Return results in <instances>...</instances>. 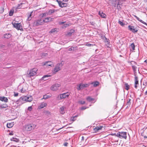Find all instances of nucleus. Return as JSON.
Instances as JSON below:
<instances>
[{
  "label": "nucleus",
  "instance_id": "nucleus-61",
  "mask_svg": "<svg viewBox=\"0 0 147 147\" xmlns=\"http://www.w3.org/2000/svg\"><path fill=\"white\" fill-rule=\"evenodd\" d=\"M22 92H24V91H23V89H22Z\"/></svg>",
  "mask_w": 147,
  "mask_h": 147
},
{
  "label": "nucleus",
  "instance_id": "nucleus-62",
  "mask_svg": "<svg viewBox=\"0 0 147 147\" xmlns=\"http://www.w3.org/2000/svg\"><path fill=\"white\" fill-rule=\"evenodd\" d=\"M68 0H65V2H67V1Z\"/></svg>",
  "mask_w": 147,
  "mask_h": 147
},
{
  "label": "nucleus",
  "instance_id": "nucleus-9",
  "mask_svg": "<svg viewBox=\"0 0 147 147\" xmlns=\"http://www.w3.org/2000/svg\"><path fill=\"white\" fill-rule=\"evenodd\" d=\"M69 95V93L68 92L61 94L59 95L60 98L61 99L66 98H67Z\"/></svg>",
  "mask_w": 147,
  "mask_h": 147
},
{
  "label": "nucleus",
  "instance_id": "nucleus-48",
  "mask_svg": "<svg viewBox=\"0 0 147 147\" xmlns=\"http://www.w3.org/2000/svg\"><path fill=\"white\" fill-rule=\"evenodd\" d=\"M23 4V3H20V4H19V5L17 7V9H20V8H22V7L21 6V7H20V6H21V5H22Z\"/></svg>",
  "mask_w": 147,
  "mask_h": 147
},
{
  "label": "nucleus",
  "instance_id": "nucleus-15",
  "mask_svg": "<svg viewBox=\"0 0 147 147\" xmlns=\"http://www.w3.org/2000/svg\"><path fill=\"white\" fill-rule=\"evenodd\" d=\"M57 11V10H56L50 9L46 13L44 14L43 15H44V14H45V15H52L53 13L56 12Z\"/></svg>",
  "mask_w": 147,
  "mask_h": 147
},
{
  "label": "nucleus",
  "instance_id": "nucleus-43",
  "mask_svg": "<svg viewBox=\"0 0 147 147\" xmlns=\"http://www.w3.org/2000/svg\"><path fill=\"white\" fill-rule=\"evenodd\" d=\"M71 25V24L70 23L66 24L64 25V27L66 28L68 26H70Z\"/></svg>",
  "mask_w": 147,
  "mask_h": 147
},
{
  "label": "nucleus",
  "instance_id": "nucleus-42",
  "mask_svg": "<svg viewBox=\"0 0 147 147\" xmlns=\"http://www.w3.org/2000/svg\"><path fill=\"white\" fill-rule=\"evenodd\" d=\"M125 89L127 90H128L129 88V86L128 85L127 83L125 84Z\"/></svg>",
  "mask_w": 147,
  "mask_h": 147
},
{
  "label": "nucleus",
  "instance_id": "nucleus-33",
  "mask_svg": "<svg viewBox=\"0 0 147 147\" xmlns=\"http://www.w3.org/2000/svg\"><path fill=\"white\" fill-rule=\"evenodd\" d=\"M32 12H30V13H28L27 17H28V21L32 19V17H31V16H32Z\"/></svg>",
  "mask_w": 147,
  "mask_h": 147
},
{
  "label": "nucleus",
  "instance_id": "nucleus-17",
  "mask_svg": "<svg viewBox=\"0 0 147 147\" xmlns=\"http://www.w3.org/2000/svg\"><path fill=\"white\" fill-rule=\"evenodd\" d=\"M135 87L137 89V85L139 84L138 83V77L136 76L135 77Z\"/></svg>",
  "mask_w": 147,
  "mask_h": 147
},
{
  "label": "nucleus",
  "instance_id": "nucleus-18",
  "mask_svg": "<svg viewBox=\"0 0 147 147\" xmlns=\"http://www.w3.org/2000/svg\"><path fill=\"white\" fill-rule=\"evenodd\" d=\"M65 109V107L64 106L61 107L59 109V112L62 114H63L65 113L64 109Z\"/></svg>",
  "mask_w": 147,
  "mask_h": 147
},
{
  "label": "nucleus",
  "instance_id": "nucleus-6",
  "mask_svg": "<svg viewBox=\"0 0 147 147\" xmlns=\"http://www.w3.org/2000/svg\"><path fill=\"white\" fill-rule=\"evenodd\" d=\"M44 24L43 19H40L35 21L34 22V25L38 26L43 25Z\"/></svg>",
  "mask_w": 147,
  "mask_h": 147
},
{
  "label": "nucleus",
  "instance_id": "nucleus-23",
  "mask_svg": "<svg viewBox=\"0 0 147 147\" xmlns=\"http://www.w3.org/2000/svg\"><path fill=\"white\" fill-rule=\"evenodd\" d=\"M28 141L27 139H26L24 141L22 142V143L24 145V146L25 147H28Z\"/></svg>",
  "mask_w": 147,
  "mask_h": 147
},
{
  "label": "nucleus",
  "instance_id": "nucleus-49",
  "mask_svg": "<svg viewBox=\"0 0 147 147\" xmlns=\"http://www.w3.org/2000/svg\"><path fill=\"white\" fill-rule=\"evenodd\" d=\"M28 109L29 111H32V107L30 106L28 107Z\"/></svg>",
  "mask_w": 147,
  "mask_h": 147
},
{
  "label": "nucleus",
  "instance_id": "nucleus-29",
  "mask_svg": "<svg viewBox=\"0 0 147 147\" xmlns=\"http://www.w3.org/2000/svg\"><path fill=\"white\" fill-rule=\"evenodd\" d=\"M13 123H7V126L8 128H10L13 126Z\"/></svg>",
  "mask_w": 147,
  "mask_h": 147
},
{
  "label": "nucleus",
  "instance_id": "nucleus-58",
  "mask_svg": "<svg viewBox=\"0 0 147 147\" xmlns=\"http://www.w3.org/2000/svg\"><path fill=\"white\" fill-rule=\"evenodd\" d=\"M145 94L146 95H147V91L145 92Z\"/></svg>",
  "mask_w": 147,
  "mask_h": 147
},
{
  "label": "nucleus",
  "instance_id": "nucleus-40",
  "mask_svg": "<svg viewBox=\"0 0 147 147\" xmlns=\"http://www.w3.org/2000/svg\"><path fill=\"white\" fill-rule=\"evenodd\" d=\"M130 47L133 50H134L135 49V45L134 43H132L130 45Z\"/></svg>",
  "mask_w": 147,
  "mask_h": 147
},
{
  "label": "nucleus",
  "instance_id": "nucleus-27",
  "mask_svg": "<svg viewBox=\"0 0 147 147\" xmlns=\"http://www.w3.org/2000/svg\"><path fill=\"white\" fill-rule=\"evenodd\" d=\"M134 16L138 20L140 21V22H141L142 23L144 24L147 26V24L145 22H144L142 20H140V18L138 17H137L136 16L134 15Z\"/></svg>",
  "mask_w": 147,
  "mask_h": 147
},
{
  "label": "nucleus",
  "instance_id": "nucleus-46",
  "mask_svg": "<svg viewBox=\"0 0 147 147\" xmlns=\"http://www.w3.org/2000/svg\"><path fill=\"white\" fill-rule=\"evenodd\" d=\"M14 11H13L11 10L10 11L9 15V16H11L13 15Z\"/></svg>",
  "mask_w": 147,
  "mask_h": 147
},
{
  "label": "nucleus",
  "instance_id": "nucleus-51",
  "mask_svg": "<svg viewBox=\"0 0 147 147\" xmlns=\"http://www.w3.org/2000/svg\"><path fill=\"white\" fill-rule=\"evenodd\" d=\"M87 108L85 107H82L81 109L82 110H84L87 109Z\"/></svg>",
  "mask_w": 147,
  "mask_h": 147
},
{
  "label": "nucleus",
  "instance_id": "nucleus-16",
  "mask_svg": "<svg viewBox=\"0 0 147 147\" xmlns=\"http://www.w3.org/2000/svg\"><path fill=\"white\" fill-rule=\"evenodd\" d=\"M47 104V102H42L40 103V105L38 107V108L41 109L44 108L45 107H46Z\"/></svg>",
  "mask_w": 147,
  "mask_h": 147
},
{
  "label": "nucleus",
  "instance_id": "nucleus-5",
  "mask_svg": "<svg viewBox=\"0 0 147 147\" xmlns=\"http://www.w3.org/2000/svg\"><path fill=\"white\" fill-rule=\"evenodd\" d=\"M117 136L120 138H124L126 139L127 138V132H119L117 134Z\"/></svg>",
  "mask_w": 147,
  "mask_h": 147
},
{
  "label": "nucleus",
  "instance_id": "nucleus-21",
  "mask_svg": "<svg viewBox=\"0 0 147 147\" xmlns=\"http://www.w3.org/2000/svg\"><path fill=\"white\" fill-rule=\"evenodd\" d=\"M0 100L6 102H8V99L7 98L3 96L0 97Z\"/></svg>",
  "mask_w": 147,
  "mask_h": 147
},
{
  "label": "nucleus",
  "instance_id": "nucleus-53",
  "mask_svg": "<svg viewBox=\"0 0 147 147\" xmlns=\"http://www.w3.org/2000/svg\"><path fill=\"white\" fill-rule=\"evenodd\" d=\"M68 143L67 142H65L64 144V145L65 146H67L68 145Z\"/></svg>",
  "mask_w": 147,
  "mask_h": 147
},
{
  "label": "nucleus",
  "instance_id": "nucleus-31",
  "mask_svg": "<svg viewBox=\"0 0 147 147\" xmlns=\"http://www.w3.org/2000/svg\"><path fill=\"white\" fill-rule=\"evenodd\" d=\"M78 47H73L70 48L69 49V51H75L77 50Z\"/></svg>",
  "mask_w": 147,
  "mask_h": 147
},
{
  "label": "nucleus",
  "instance_id": "nucleus-28",
  "mask_svg": "<svg viewBox=\"0 0 147 147\" xmlns=\"http://www.w3.org/2000/svg\"><path fill=\"white\" fill-rule=\"evenodd\" d=\"M24 103L27 102L26 96H23L20 98Z\"/></svg>",
  "mask_w": 147,
  "mask_h": 147
},
{
  "label": "nucleus",
  "instance_id": "nucleus-35",
  "mask_svg": "<svg viewBox=\"0 0 147 147\" xmlns=\"http://www.w3.org/2000/svg\"><path fill=\"white\" fill-rule=\"evenodd\" d=\"M51 96V95H45L43 96V98L42 99H47L48 98H50Z\"/></svg>",
  "mask_w": 147,
  "mask_h": 147
},
{
  "label": "nucleus",
  "instance_id": "nucleus-52",
  "mask_svg": "<svg viewBox=\"0 0 147 147\" xmlns=\"http://www.w3.org/2000/svg\"><path fill=\"white\" fill-rule=\"evenodd\" d=\"M14 96H18V93H16L15 92H14Z\"/></svg>",
  "mask_w": 147,
  "mask_h": 147
},
{
  "label": "nucleus",
  "instance_id": "nucleus-60",
  "mask_svg": "<svg viewBox=\"0 0 147 147\" xmlns=\"http://www.w3.org/2000/svg\"><path fill=\"white\" fill-rule=\"evenodd\" d=\"M22 92H24V91H23V89H22Z\"/></svg>",
  "mask_w": 147,
  "mask_h": 147
},
{
  "label": "nucleus",
  "instance_id": "nucleus-34",
  "mask_svg": "<svg viewBox=\"0 0 147 147\" xmlns=\"http://www.w3.org/2000/svg\"><path fill=\"white\" fill-rule=\"evenodd\" d=\"M86 100L88 102H92L94 100V99L92 98L90 96H88L86 98Z\"/></svg>",
  "mask_w": 147,
  "mask_h": 147
},
{
  "label": "nucleus",
  "instance_id": "nucleus-19",
  "mask_svg": "<svg viewBox=\"0 0 147 147\" xmlns=\"http://www.w3.org/2000/svg\"><path fill=\"white\" fill-rule=\"evenodd\" d=\"M53 19L51 17H47L45 18L44 20L43 19L44 23H47L49 22V21H52Z\"/></svg>",
  "mask_w": 147,
  "mask_h": 147
},
{
  "label": "nucleus",
  "instance_id": "nucleus-8",
  "mask_svg": "<svg viewBox=\"0 0 147 147\" xmlns=\"http://www.w3.org/2000/svg\"><path fill=\"white\" fill-rule=\"evenodd\" d=\"M36 141L33 140H30L28 141V147H35L36 146Z\"/></svg>",
  "mask_w": 147,
  "mask_h": 147
},
{
  "label": "nucleus",
  "instance_id": "nucleus-11",
  "mask_svg": "<svg viewBox=\"0 0 147 147\" xmlns=\"http://www.w3.org/2000/svg\"><path fill=\"white\" fill-rule=\"evenodd\" d=\"M130 63L134 71V72H136L137 68L136 67V65H137V63L134 61H131L130 62Z\"/></svg>",
  "mask_w": 147,
  "mask_h": 147
},
{
  "label": "nucleus",
  "instance_id": "nucleus-7",
  "mask_svg": "<svg viewBox=\"0 0 147 147\" xmlns=\"http://www.w3.org/2000/svg\"><path fill=\"white\" fill-rule=\"evenodd\" d=\"M61 86V85L58 84H55L52 85L51 87V89L53 91L57 90L58 88Z\"/></svg>",
  "mask_w": 147,
  "mask_h": 147
},
{
  "label": "nucleus",
  "instance_id": "nucleus-20",
  "mask_svg": "<svg viewBox=\"0 0 147 147\" xmlns=\"http://www.w3.org/2000/svg\"><path fill=\"white\" fill-rule=\"evenodd\" d=\"M52 62L51 61H48L44 62L43 65H47V66H52Z\"/></svg>",
  "mask_w": 147,
  "mask_h": 147
},
{
  "label": "nucleus",
  "instance_id": "nucleus-30",
  "mask_svg": "<svg viewBox=\"0 0 147 147\" xmlns=\"http://www.w3.org/2000/svg\"><path fill=\"white\" fill-rule=\"evenodd\" d=\"M75 32L74 30L71 29L70 30V32L67 33V35L69 36H71L72 35V33H74Z\"/></svg>",
  "mask_w": 147,
  "mask_h": 147
},
{
  "label": "nucleus",
  "instance_id": "nucleus-26",
  "mask_svg": "<svg viewBox=\"0 0 147 147\" xmlns=\"http://www.w3.org/2000/svg\"><path fill=\"white\" fill-rule=\"evenodd\" d=\"M91 84L93 85L94 87H96L99 85V82H98L96 81L91 83Z\"/></svg>",
  "mask_w": 147,
  "mask_h": 147
},
{
  "label": "nucleus",
  "instance_id": "nucleus-4",
  "mask_svg": "<svg viewBox=\"0 0 147 147\" xmlns=\"http://www.w3.org/2000/svg\"><path fill=\"white\" fill-rule=\"evenodd\" d=\"M12 24L13 27L17 29L18 30H23L22 26L20 23H16L15 22H12Z\"/></svg>",
  "mask_w": 147,
  "mask_h": 147
},
{
  "label": "nucleus",
  "instance_id": "nucleus-14",
  "mask_svg": "<svg viewBox=\"0 0 147 147\" xmlns=\"http://www.w3.org/2000/svg\"><path fill=\"white\" fill-rule=\"evenodd\" d=\"M57 1L58 2L59 6L62 7H66L67 5V4L66 3L62 1H59L57 0Z\"/></svg>",
  "mask_w": 147,
  "mask_h": 147
},
{
  "label": "nucleus",
  "instance_id": "nucleus-37",
  "mask_svg": "<svg viewBox=\"0 0 147 147\" xmlns=\"http://www.w3.org/2000/svg\"><path fill=\"white\" fill-rule=\"evenodd\" d=\"M1 107L2 108H6L7 107V104H4L1 105Z\"/></svg>",
  "mask_w": 147,
  "mask_h": 147
},
{
  "label": "nucleus",
  "instance_id": "nucleus-12",
  "mask_svg": "<svg viewBox=\"0 0 147 147\" xmlns=\"http://www.w3.org/2000/svg\"><path fill=\"white\" fill-rule=\"evenodd\" d=\"M60 65H61L60 63H58L56 65L55 67L53 69V71L54 73H55L56 72L60 70Z\"/></svg>",
  "mask_w": 147,
  "mask_h": 147
},
{
  "label": "nucleus",
  "instance_id": "nucleus-54",
  "mask_svg": "<svg viewBox=\"0 0 147 147\" xmlns=\"http://www.w3.org/2000/svg\"><path fill=\"white\" fill-rule=\"evenodd\" d=\"M65 22H59V24H64Z\"/></svg>",
  "mask_w": 147,
  "mask_h": 147
},
{
  "label": "nucleus",
  "instance_id": "nucleus-32",
  "mask_svg": "<svg viewBox=\"0 0 147 147\" xmlns=\"http://www.w3.org/2000/svg\"><path fill=\"white\" fill-rule=\"evenodd\" d=\"M27 98V101L30 102H31L33 99V98L31 96H26Z\"/></svg>",
  "mask_w": 147,
  "mask_h": 147
},
{
  "label": "nucleus",
  "instance_id": "nucleus-57",
  "mask_svg": "<svg viewBox=\"0 0 147 147\" xmlns=\"http://www.w3.org/2000/svg\"><path fill=\"white\" fill-rule=\"evenodd\" d=\"M144 62L146 63V64L147 65V59L145 60L144 61Z\"/></svg>",
  "mask_w": 147,
  "mask_h": 147
},
{
  "label": "nucleus",
  "instance_id": "nucleus-39",
  "mask_svg": "<svg viewBox=\"0 0 147 147\" xmlns=\"http://www.w3.org/2000/svg\"><path fill=\"white\" fill-rule=\"evenodd\" d=\"M57 28H53V29H52L49 32L51 33H52L55 32H56L57 30Z\"/></svg>",
  "mask_w": 147,
  "mask_h": 147
},
{
  "label": "nucleus",
  "instance_id": "nucleus-56",
  "mask_svg": "<svg viewBox=\"0 0 147 147\" xmlns=\"http://www.w3.org/2000/svg\"><path fill=\"white\" fill-rule=\"evenodd\" d=\"M84 140V136L82 137V140Z\"/></svg>",
  "mask_w": 147,
  "mask_h": 147
},
{
  "label": "nucleus",
  "instance_id": "nucleus-22",
  "mask_svg": "<svg viewBox=\"0 0 147 147\" xmlns=\"http://www.w3.org/2000/svg\"><path fill=\"white\" fill-rule=\"evenodd\" d=\"M99 14L102 18H106V15L102 11H100L99 12Z\"/></svg>",
  "mask_w": 147,
  "mask_h": 147
},
{
  "label": "nucleus",
  "instance_id": "nucleus-47",
  "mask_svg": "<svg viewBox=\"0 0 147 147\" xmlns=\"http://www.w3.org/2000/svg\"><path fill=\"white\" fill-rule=\"evenodd\" d=\"M119 23L121 26H123L124 25V24L121 21L119 20L118 22Z\"/></svg>",
  "mask_w": 147,
  "mask_h": 147
},
{
  "label": "nucleus",
  "instance_id": "nucleus-24",
  "mask_svg": "<svg viewBox=\"0 0 147 147\" xmlns=\"http://www.w3.org/2000/svg\"><path fill=\"white\" fill-rule=\"evenodd\" d=\"M11 36V34L8 33L5 34L4 35V37L5 38L8 39L10 38Z\"/></svg>",
  "mask_w": 147,
  "mask_h": 147
},
{
  "label": "nucleus",
  "instance_id": "nucleus-2",
  "mask_svg": "<svg viewBox=\"0 0 147 147\" xmlns=\"http://www.w3.org/2000/svg\"><path fill=\"white\" fill-rule=\"evenodd\" d=\"M36 126L35 124H29L26 126L25 129L27 131H30L35 128Z\"/></svg>",
  "mask_w": 147,
  "mask_h": 147
},
{
  "label": "nucleus",
  "instance_id": "nucleus-59",
  "mask_svg": "<svg viewBox=\"0 0 147 147\" xmlns=\"http://www.w3.org/2000/svg\"><path fill=\"white\" fill-rule=\"evenodd\" d=\"M144 138H147V136H144Z\"/></svg>",
  "mask_w": 147,
  "mask_h": 147
},
{
  "label": "nucleus",
  "instance_id": "nucleus-50",
  "mask_svg": "<svg viewBox=\"0 0 147 147\" xmlns=\"http://www.w3.org/2000/svg\"><path fill=\"white\" fill-rule=\"evenodd\" d=\"M86 46H88V47H90V46H93V45H92V44H90V43H87L86 45Z\"/></svg>",
  "mask_w": 147,
  "mask_h": 147
},
{
  "label": "nucleus",
  "instance_id": "nucleus-38",
  "mask_svg": "<svg viewBox=\"0 0 147 147\" xmlns=\"http://www.w3.org/2000/svg\"><path fill=\"white\" fill-rule=\"evenodd\" d=\"M78 116L77 115L75 116L71 117V120L73 121H74L76 120V118Z\"/></svg>",
  "mask_w": 147,
  "mask_h": 147
},
{
  "label": "nucleus",
  "instance_id": "nucleus-55",
  "mask_svg": "<svg viewBox=\"0 0 147 147\" xmlns=\"http://www.w3.org/2000/svg\"><path fill=\"white\" fill-rule=\"evenodd\" d=\"M9 134L10 135H13V132L10 133Z\"/></svg>",
  "mask_w": 147,
  "mask_h": 147
},
{
  "label": "nucleus",
  "instance_id": "nucleus-45",
  "mask_svg": "<svg viewBox=\"0 0 147 147\" xmlns=\"http://www.w3.org/2000/svg\"><path fill=\"white\" fill-rule=\"evenodd\" d=\"M78 103L80 104H81L82 105H83L85 103V102L84 101L81 100V101H79L78 102Z\"/></svg>",
  "mask_w": 147,
  "mask_h": 147
},
{
  "label": "nucleus",
  "instance_id": "nucleus-3",
  "mask_svg": "<svg viewBox=\"0 0 147 147\" xmlns=\"http://www.w3.org/2000/svg\"><path fill=\"white\" fill-rule=\"evenodd\" d=\"M90 84H83L80 83L77 85V89L78 90H80L84 88H86L89 86Z\"/></svg>",
  "mask_w": 147,
  "mask_h": 147
},
{
  "label": "nucleus",
  "instance_id": "nucleus-41",
  "mask_svg": "<svg viewBox=\"0 0 147 147\" xmlns=\"http://www.w3.org/2000/svg\"><path fill=\"white\" fill-rule=\"evenodd\" d=\"M51 76V75H45L44 76L42 77V78L43 79H44L45 80H47V79H45V78H46L49 77H50Z\"/></svg>",
  "mask_w": 147,
  "mask_h": 147
},
{
  "label": "nucleus",
  "instance_id": "nucleus-36",
  "mask_svg": "<svg viewBox=\"0 0 147 147\" xmlns=\"http://www.w3.org/2000/svg\"><path fill=\"white\" fill-rule=\"evenodd\" d=\"M11 141H13L16 142H18L19 141V140L15 138H12L10 139Z\"/></svg>",
  "mask_w": 147,
  "mask_h": 147
},
{
  "label": "nucleus",
  "instance_id": "nucleus-44",
  "mask_svg": "<svg viewBox=\"0 0 147 147\" xmlns=\"http://www.w3.org/2000/svg\"><path fill=\"white\" fill-rule=\"evenodd\" d=\"M131 99H129L128 100H127V105H130L131 104V102H130V101H131Z\"/></svg>",
  "mask_w": 147,
  "mask_h": 147
},
{
  "label": "nucleus",
  "instance_id": "nucleus-1",
  "mask_svg": "<svg viewBox=\"0 0 147 147\" xmlns=\"http://www.w3.org/2000/svg\"><path fill=\"white\" fill-rule=\"evenodd\" d=\"M38 70L37 68H33L28 71L27 74L30 77L33 76L36 74Z\"/></svg>",
  "mask_w": 147,
  "mask_h": 147
},
{
  "label": "nucleus",
  "instance_id": "nucleus-13",
  "mask_svg": "<svg viewBox=\"0 0 147 147\" xmlns=\"http://www.w3.org/2000/svg\"><path fill=\"white\" fill-rule=\"evenodd\" d=\"M128 29L133 33L137 32L138 30L134 26L129 25L128 26Z\"/></svg>",
  "mask_w": 147,
  "mask_h": 147
},
{
  "label": "nucleus",
  "instance_id": "nucleus-25",
  "mask_svg": "<svg viewBox=\"0 0 147 147\" xmlns=\"http://www.w3.org/2000/svg\"><path fill=\"white\" fill-rule=\"evenodd\" d=\"M16 102L17 104H18L19 105H20L22 104L23 103H24V102H23V101L20 98Z\"/></svg>",
  "mask_w": 147,
  "mask_h": 147
},
{
  "label": "nucleus",
  "instance_id": "nucleus-10",
  "mask_svg": "<svg viewBox=\"0 0 147 147\" xmlns=\"http://www.w3.org/2000/svg\"><path fill=\"white\" fill-rule=\"evenodd\" d=\"M103 127L102 125H99L97 126L95 128H93L94 132V133H96L98 132L99 131L102 129V128Z\"/></svg>",
  "mask_w": 147,
  "mask_h": 147
}]
</instances>
